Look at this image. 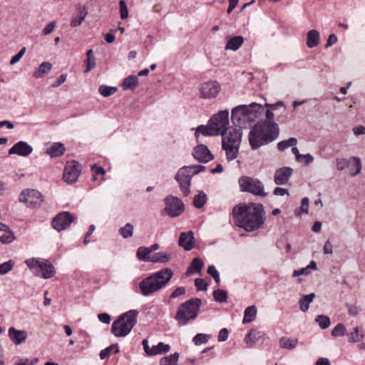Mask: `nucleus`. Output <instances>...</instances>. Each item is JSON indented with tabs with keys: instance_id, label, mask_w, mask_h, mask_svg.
Masks as SVG:
<instances>
[{
	"instance_id": "nucleus-25",
	"label": "nucleus",
	"mask_w": 365,
	"mask_h": 365,
	"mask_svg": "<svg viewBox=\"0 0 365 365\" xmlns=\"http://www.w3.org/2000/svg\"><path fill=\"white\" fill-rule=\"evenodd\" d=\"M274 115L273 112L270 110L267 109L265 111V120L262 123H260V125L268 128L274 127V128H276L277 130L279 133L278 124L274 122Z\"/></svg>"
},
{
	"instance_id": "nucleus-32",
	"label": "nucleus",
	"mask_w": 365,
	"mask_h": 365,
	"mask_svg": "<svg viewBox=\"0 0 365 365\" xmlns=\"http://www.w3.org/2000/svg\"><path fill=\"white\" fill-rule=\"evenodd\" d=\"M243 38L240 36L231 38L227 43L225 49L237 51L243 43Z\"/></svg>"
},
{
	"instance_id": "nucleus-56",
	"label": "nucleus",
	"mask_w": 365,
	"mask_h": 365,
	"mask_svg": "<svg viewBox=\"0 0 365 365\" xmlns=\"http://www.w3.org/2000/svg\"><path fill=\"white\" fill-rule=\"evenodd\" d=\"M309 202V200L307 197H304L302 199L301 206H300V210H301L302 212H303L304 214H308Z\"/></svg>"
},
{
	"instance_id": "nucleus-57",
	"label": "nucleus",
	"mask_w": 365,
	"mask_h": 365,
	"mask_svg": "<svg viewBox=\"0 0 365 365\" xmlns=\"http://www.w3.org/2000/svg\"><path fill=\"white\" fill-rule=\"evenodd\" d=\"M229 336V331L227 328L222 329L218 334L217 340L220 342L225 341Z\"/></svg>"
},
{
	"instance_id": "nucleus-48",
	"label": "nucleus",
	"mask_w": 365,
	"mask_h": 365,
	"mask_svg": "<svg viewBox=\"0 0 365 365\" xmlns=\"http://www.w3.org/2000/svg\"><path fill=\"white\" fill-rule=\"evenodd\" d=\"M315 322L318 323L319 326L322 329H327L331 324L329 317L325 315H318L315 318Z\"/></svg>"
},
{
	"instance_id": "nucleus-62",
	"label": "nucleus",
	"mask_w": 365,
	"mask_h": 365,
	"mask_svg": "<svg viewBox=\"0 0 365 365\" xmlns=\"http://www.w3.org/2000/svg\"><path fill=\"white\" fill-rule=\"evenodd\" d=\"M185 168H187L186 170L188 172L191 178L194 175L199 174V171L197 170V165H185L183 166Z\"/></svg>"
},
{
	"instance_id": "nucleus-13",
	"label": "nucleus",
	"mask_w": 365,
	"mask_h": 365,
	"mask_svg": "<svg viewBox=\"0 0 365 365\" xmlns=\"http://www.w3.org/2000/svg\"><path fill=\"white\" fill-rule=\"evenodd\" d=\"M221 91V86L217 81H209L199 86L200 97L204 99L216 98Z\"/></svg>"
},
{
	"instance_id": "nucleus-22",
	"label": "nucleus",
	"mask_w": 365,
	"mask_h": 365,
	"mask_svg": "<svg viewBox=\"0 0 365 365\" xmlns=\"http://www.w3.org/2000/svg\"><path fill=\"white\" fill-rule=\"evenodd\" d=\"M66 150L65 146L61 143H53L49 148H47L46 153L51 158H56L62 155Z\"/></svg>"
},
{
	"instance_id": "nucleus-52",
	"label": "nucleus",
	"mask_w": 365,
	"mask_h": 365,
	"mask_svg": "<svg viewBox=\"0 0 365 365\" xmlns=\"http://www.w3.org/2000/svg\"><path fill=\"white\" fill-rule=\"evenodd\" d=\"M195 286L198 291H206L208 284L202 278H196L195 279Z\"/></svg>"
},
{
	"instance_id": "nucleus-18",
	"label": "nucleus",
	"mask_w": 365,
	"mask_h": 365,
	"mask_svg": "<svg viewBox=\"0 0 365 365\" xmlns=\"http://www.w3.org/2000/svg\"><path fill=\"white\" fill-rule=\"evenodd\" d=\"M33 152V148L25 141H19L9 150V155L16 154L19 156L26 157Z\"/></svg>"
},
{
	"instance_id": "nucleus-21",
	"label": "nucleus",
	"mask_w": 365,
	"mask_h": 365,
	"mask_svg": "<svg viewBox=\"0 0 365 365\" xmlns=\"http://www.w3.org/2000/svg\"><path fill=\"white\" fill-rule=\"evenodd\" d=\"M9 337L16 345H20L24 343L27 338V332L24 330H18L14 327H11L8 331Z\"/></svg>"
},
{
	"instance_id": "nucleus-39",
	"label": "nucleus",
	"mask_w": 365,
	"mask_h": 365,
	"mask_svg": "<svg viewBox=\"0 0 365 365\" xmlns=\"http://www.w3.org/2000/svg\"><path fill=\"white\" fill-rule=\"evenodd\" d=\"M87 59L86 61V68L85 70V73H88L96 66V57L94 56L93 51L92 49H89L86 52Z\"/></svg>"
},
{
	"instance_id": "nucleus-55",
	"label": "nucleus",
	"mask_w": 365,
	"mask_h": 365,
	"mask_svg": "<svg viewBox=\"0 0 365 365\" xmlns=\"http://www.w3.org/2000/svg\"><path fill=\"white\" fill-rule=\"evenodd\" d=\"M142 345L143 346V349H144L145 352L146 353V354L148 356H154L155 355V351H153V346L151 348L149 346L148 340L147 339H145L143 340Z\"/></svg>"
},
{
	"instance_id": "nucleus-63",
	"label": "nucleus",
	"mask_w": 365,
	"mask_h": 365,
	"mask_svg": "<svg viewBox=\"0 0 365 365\" xmlns=\"http://www.w3.org/2000/svg\"><path fill=\"white\" fill-rule=\"evenodd\" d=\"M347 307L349 314L353 317L356 316L361 310L360 308L356 305H348Z\"/></svg>"
},
{
	"instance_id": "nucleus-61",
	"label": "nucleus",
	"mask_w": 365,
	"mask_h": 365,
	"mask_svg": "<svg viewBox=\"0 0 365 365\" xmlns=\"http://www.w3.org/2000/svg\"><path fill=\"white\" fill-rule=\"evenodd\" d=\"M98 317L100 322L106 324H110L111 320L110 315L107 313H101L98 315Z\"/></svg>"
},
{
	"instance_id": "nucleus-36",
	"label": "nucleus",
	"mask_w": 365,
	"mask_h": 365,
	"mask_svg": "<svg viewBox=\"0 0 365 365\" xmlns=\"http://www.w3.org/2000/svg\"><path fill=\"white\" fill-rule=\"evenodd\" d=\"M297 344L298 340L297 339L282 337L279 339L280 347L283 349H293L297 346Z\"/></svg>"
},
{
	"instance_id": "nucleus-43",
	"label": "nucleus",
	"mask_w": 365,
	"mask_h": 365,
	"mask_svg": "<svg viewBox=\"0 0 365 365\" xmlns=\"http://www.w3.org/2000/svg\"><path fill=\"white\" fill-rule=\"evenodd\" d=\"M262 337V333L256 329H252L248 332L245 338V341L247 344L255 343L259 340Z\"/></svg>"
},
{
	"instance_id": "nucleus-23",
	"label": "nucleus",
	"mask_w": 365,
	"mask_h": 365,
	"mask_svg": "<svg viewBox=\"0 0 365 365\" xmlns=\"http://www.w3.org/2000/svg\"><path fill=\"white\" fill-rule=\"evenodd\" d=\"M139 85V80L137 76L130 75L123 79L122 88L123 90L134 91Z\"/></svg>"
},
{
	"instance_id": "nucleus-3",
	"label": "nucleus",
	"mask_w": 365,
	"mask_h": 365,
	"mask_svg": "<svg viewBox=\"0 0 365 365\" xmlns=\"http://www.w3.org/2000/svg\"><path fill=\"white\" fill-rule=\"evenodd\" d=\"M173 275V270L169 267L163 268L143 279L139 283V289L142 295L148 297L158 292L170 281Z\"/></svg>"
},
{
	"instance_id": "nucleus-2",
	"label": "nucleus",
	"mask_w": 365,
	"mask_h": 365,
	"mask_svg": "<svg viewBox=\"0 0 365 365\" xmlns=\"http://www.w3.org/2000/svg\"><path fill=\"white\" fill-rule=\"evenodd\" d=\"M229 124L228 110H221L213 115L206 125H199L195 128V137L198 141L200 134L204 136H216L227 134Z\"/></svg>"
},
{
	"instance_id": "nucleus-33",
	"label": "nucleus",
	"mask_w": 365,
	"mask_h": 365,
	"mask_svg": "<svg viewBox=\"0 0 365 365\" xmlns=\"http://www.w3.org/2000/svg\"><path fill=\"white\" fill-rule=\"evenodd\" d=\"M136 257L140 261L151 262L150 251L148 250L147 247H138L136 252Z\"/></svg>"
},
{
	"instance_id": "nucleus-37",
	"label": "nucleus",
	"mask_w": 365,
	"mask_h": 365,
	"mask_svg": "<svg viewBox=\"0 0 365 365\" xmlns=\"http://www.w3.org/2000/svg\"><path fill=\"white\" fill-rule=\"evenodd\" d=\"M180 354L175 352L168 356L162 358L160 361V365H178Z\"/></svg>"
},
{
	"instance_id": "nucleus-27",
	"label": "nucleus",
	"mask_w": 365,
	"mask_h": 365,
	"mask_svg": "<svg viewBox=\"0 0 365 365\" xmlns=\"http://www.w3.org/2000/svg\"><path fill=\"white\" fill-rule=\"evenodd\" d=\"M204 266L202 261L197 257L194 258L186 271V274L189 276L192 273H201Z\"/></svg>"
},
{
	"instance_id": "nucleus-53",
	"label": "nucleus",
	"mask_w": 365,
	"mask_h": 365,
	"mask_svg": "<svg viewBox=\"0 0 365 365\" xmlns=\"http://www.w3.org/2000/svg\"><path fill=\"white\" fill-rule=\"evenodd\" d=\"M120 6V18L122 19H125L128 16V11L126 3L124 0H120L119 2Z\"/></svg>"
},
{
	"instance_id": "nucleus-45",
	"label": "nucleus",
	"mask_w": 365,
	"mask_h": 365,
	"mask_svg": "<svg viewBox=\"0 0 365 365\" xmlns=\"http://www.w3.org/2000/svg\"><path fill=\"white\" fill-rule=\"evenodd\" d=\"M16 240L14 232L9 228V230L4 232V233L0 237V242L4 245H9L13 242Z\"/></svg>"
},
{
	"instance_id": "nucleus-15",
	"label": "nucleus",
	"mask_w": 365,
	"mask_h": 365,
	"mask_svg": "<svg viewBox=\"0 0 365 365\" xmlns=\"http://www.w3.org/2000/svg\"><path fill=\"white\" fill-rule=\"evenodd\" d=\"M75 217L68 212H62L58 214L51 221L52 227L61 232L67 229L73 222Z\"/></svg>"
},
{
	"instance_id": "nucleus-41",
	"label": "nucleus",
	"mask_w": 365,
	"mask_h": 365,
	"mask_svg": "<svg viewBox=\"0 0 365 365\" xmlns=\"http://www.w3.org/2000/svg\"><path fill=\"white\" fill-rule=\"evenodd\" d=\"M134 227L130 223H126L123 227L118 230L119 234L124 238L128 239L133 235Z\"/></svg>"
},
{
	"instance_id": "nucleus-20",
	"label": "nucleus",
	"mask_w": 365,
	"mask_h": 365,
	"mask_svg": "<svg viewBox=\"0 0 365 365\" xmlns=\"http://www.w3.org/2000/svg\"><path fill=\"white\" fill-rule=\"evenodd\" d=\"M194 233L192 231L182 232L180 233L178 245L185 250L190 251L194 247Z\"/></svg>"
},
{
	"instance_id": "nucleus-64",
	"label": "nucleus",
	"mask_w": 365,
	"mask_h": 365,
	"mask_svg": "<svg viewBox=\"0 0 365 365\" xmlns=\"http://www.w3.org/2000/svg\"><path fill=\"white\" fill-rule=\"evenodd\" d=\"M66 74H61L58 79L52 84L53 88H57L63 84L66 80Z\"/></svg>"
},
{
	"instance_id": "nucleus-26",
	"label": "nucleus",
	"mask_w": 365,
	"mask_h": 365,
	"mask_svg": "<svg viewBox=\"0 0 365 365\" xmlns=\"http://www.w3.org/2000/svg\"><path fill=\"white\" fill-rule=\"evenodd\" d=\"M319 43V33L315 30L312 29L307 32V46L312 48L317 46Z\"/></svg>"
},
{
	"instance_id": "nucleus-59",
	"label": "nucleus",
	"mask_w": 365,
	"mask_h": 365,
	"mask_svg": "<svg viewBox=\"0 0 365 365\" xmlns=\"http://www.w3.org/2000/svg\"><path fill=\"white\" fill-rule=\"evenodd\" d=\"M38 361V358H34L33 359H26L21 360L20 362L16 363L15 365H35Z\"/></svg>"
},
{
	"instance_id": "nucleus-29",
	"label": "nucleus",
	"mask_w": 365,
	"mask_h": 365,
	"mask_svg": "<svg viewBox=\"0 0 365 365\" xmlns=\"http://www.w3.org/2000/svg\"><path fill=\"white\" fill-rule=\"evenodd\" d=\"M314 297L315 294L314 292L303 295L299 301L300 309L304 312H307L309 307V304L312 302Z\"/></svg>"
},
{
	"instance_id": "nucleus-6",
	"label": "nucleus",
	"mask_w": 365,
	"mask_h": 365,
	"mask_svg": "<svg viewBox=\"0 0 365 365\" xmlns=\"http://www.w3.org/2000/svg\"><path fill=\"white\" fill-rule=\"evenodd\" d=\"M242 136V131L237 128H230L227 134L222 135V148L225 151L226 158L228 161H232L237 158Z\"/></svg>"
},
{
	"instance_id": "nucleus-58",
	"label": "nucleus",
	"mask_w": 365,
	"mask_h": 365,
	"mask_svg": "<svg viewBox=\"0 0 365 365\" xmlns=\"http://www.w3.org/2000/svg\"><path fill=\"white\" fill-rule=\"evenodd\" d=\"M185 288L184 287H177L170 294V298L174 299L185 294Z\"/></svg>"
},
{
	"instance_id": "nucleus-40",
	"label": "nucleus",
	"mask_w": 365,
	"mask_h": 365,
	"mask_svg": "<svg viewBox=\"0 0 365 365\" xmlns=\"http://www.w3.org/2000/svg\"><path fill=\"white\" fill-rule=\"evenodd\" d=\"M346 336L349 337V341L351 343L359 342L364 338V331H360L359 328L356 327L354 331L349 334L347 333Z\"/></svg>"
},
{
	"instance_id": "nucleus-47",
	"label": "nucleus",
	"mask_w": 365,
	"mask_h": 365,
	"mask_svg": "<svg viewBox=\"0 0 365 365\" xmlns=\"http://www.w3.org/2000/svg\"><path fill=\"white\" fill-rule=\"evenodd\" d=\"M117 91L116 87L108 86L106 85H101L98 88V92L103 97H108L114 94Z\"/></svg>"
},
{
	"instance_id": "nucleus-30",
	"label": "nucleus",
	"mask_w": 365,
	"mask_h": 365,
	"mask_svg": "<svg viewBox=\"0 0 365 365\" xmlns=\"http://www.w3.org/2000/svg\"><path fill=\"white\" fill-rule=\"evenodd\" d=\"M245 115L243 114V111H241V110H239L237 113V115H236V118H234L233 115V109L231 112V120L233 123V124L235 125V128H240L242 130L243 127L246 126V121L245 119Z\"/></svg>"
},
{
	"instance_id": "nucleus-35",
	"label": "nucleus",
	"mask_w": 365,
	"mask_h": 365,
	"mask_svg": "<svg viewBox=\"0 0 365 365\" xmlns=\"http://www.w3.org/2000/svg\"><path fill=\"white\" fill-rule=\"evenodd\" d=\"M170 258V255L164 252H160L157 253H154L153 255H151V262L153 263H165L169 261Z\"/></svg>"
},
{
	"instance_id": "nucleus-46",
	"label": "nucleus",
	"mask_w": 365,
	"mask_h": 365,
	"mask_svg": "<svg viewBox=\"0 0 365 365\" xmlns=\"http://www.w3.org/2000/svg\"><path fill=\"white\" fill-rule=\"evenodd\" d=\"M346 334V328L341 323L337 324L331 331V335L334 337L344 336Z\"/></svg>"
},
{
	"instance_id": "nucleus-28",
	"label": "nucleus",
	"mask_w": 365,
	"mask_h": 365,
	"mask_svg": "<svg viewBox=\"0 0 365 365\" xmlns=\"http://www.w3.org/2000/svg\"><path fill=\"white\" fill-rule=\"evenodd\" d=\"M257 307L255 305L247 307L244 312L242 323L246 324L254 321L256 318Z\"/></svg>"
},
{
	"instance_id": "nucleus-54",
	"label": "nucleus",
	"mask_w": 365,
	"mask_h": 365,
	"mask_svg": "<svg viewBox=\"0 0 365 365\" xmlns=\"http://www.w3.org/2000/svg\"><path fill=\"white\" fill-rule=\"evenodd\" d=\"M26 47H23L18 52V53H16V55L12 56V58H11V59L10 61V64L11 65H14V64L16 63L17 62H19L21 60V58H22V56L24 55V53H26Z\"/></svg>"
},
{
	"instance_id": "nucleus-31",
	"label": "nucleus",
	"mask_w": 365,
	"mask_h": 365,
	"mask_svg": "<svg viewBox=\"0 0 365 365\" xmlns=\"http://www.w3.org/2000/svg\"><path fill=\"white\" fill-rule=\"evenodd\" d=\"M52 68V64L49 62H43L38 68L34 72V77L36 78H41L45 74L48 73Z\"/></svg>"
},
{
	"instance_id": "nucleus-1",
	"label": "nucleus",
	"mask_w": 365,
	"mask_h": 365,
	"mask_svg": "<svg viewBox=\"0 0 365 365\" xmlns=\"http://www.w3.org/2000/svg\"><path fill=\"white\" fill-rule=\"evenodd\" d=\"M232 215L236 225L247 232L259 230L266 220L264 206L261 203L235 205Z\"/></svg>"
},
{
	"instance_id": "nucleus-5",
	"label": "nucleus",
	"mask_w": 365,
	"mask_h": 365,
	"mask_svg": "<svg viewBox=\"0 0 365 365\" xmlns=\"http://www.w3.org/2000/svg\"><path fill=\"white\" fill-rule=\"evenodd\" d=\"M202 299L200 298H191L182 303L178 308L174 319L178 322V326L181 327L187 325L190 321L195 319L199 314Z\"/></svg>"
},
{
	"instance_id": "nucleus-34",
	"label": "nucleus",
	"mask_w": 365,
	"mask_h": 365,
	"mask_svg": "<svg viewBox=\"0 0 365 365\" xmlns=\"http://www.w3.org/2000/svg\"><path fill=\"white\" fill-rule=\"evenodd\" d=\"M207 200V195L204 191H200L193 198V205L197 208H202Z\"/></svg>"
},
{
	"instance_id": "nucleus-50",
	"label": "nucleus",
	"mask_w": 365,
	"mask_h": 365,
	"mask_svg": "<svg viewBox=\"0 0 365 365\" xmlns=\"http://www.w3.org/2000/svg\"><path fill=\"white\" fill-rule=\"evenodd\" d=\"M153 351H155V355H158L168 352L170 349V346L163 342H159L158 345L153 346Z\"/></svg>"
},
{
	"instance_id": "nucleus-7",
	"label": "nucleus",
	"mask_w": 365,
	"mask_h": 365,
	"mask_svg": "<svg viewBox=\"0 0 365 365\" xmlns=\"http://www.w3.org/2000/svg\"><path fill=\"white\" fill-rule=\"evenodd\" d=\"M138 312L130 309L115 320L111 326V333L116 337H124L130 334L137 323Z\"/></svg>"
},
{
	"instance_id": "nucleus-60",
	"label": "nucleus",
	"mask_w": 365,
	"mask_h": 365,
	"mask_svg": "<svg viewBox=\"0 0 365 365\" xmlns=\"http://www.w3.org/2000/svg\"><path fill=\"white\" fill-rule=\"evenodd\" d=\"M55 26H56L55 21H52V22L48 24L42 31L43 34L45 36L50 34L53 31Z\"/></svg>"
},
{
	"instance_id": "nucleus-19",
	"label": "nucleus",
	"mask_w": 365,
	"mask_h": 365,
	"mask_svg": "<svg viewBox=\"0 0 365 365\" xmlns=\"http://www.w3.org/2000/svg\"><path fill=\"white\" fill-rule=\"evenodd\" d=\"M293 173V169L289 167H282L274 173V183L282 185L287 183Z\"/></svg>"
},
{
	"instance_id": "nucleus-4",
	"label": "nucleus",
	"mask_w": 365,
	"mask_h": 365,
	"mask_svg": "<svg viewBox=\"0 0 365 365\" xmlns=\"http://www.w3.org/2000/svg\"><path fill=\"white\" fill-rule=\"evenodd\" d=\"M279 133L274 127L265 128L260 123L255 124L248 135L249 143L252 150L267 145L279 137Z\"/></svg>"
},
{
	"instance_id": "nucleus-38",
	"label": "nucleus",
	"mask_w": 365,
	"mask_h": 365,
	"mask_svg": "<svg viewBox=\"0 0 365 365\" xmlns=\"http://www.w3.org/2000/svg\"><path fill=\"white\" fill-rule=\"evenodd\" d=\"M119 348L118 344H113L101 351L99 356L101 359L108 358L112 353H118Z\"/></svg>"
},
{
	"instance_id": "nucleus-10",
	"label": "nucleus",
	"mask_w": 365,
	"mask_h": 365,
	"mask_svg": "<svg viewBox=\"0 0 365 365\" xmlns=\"http://www.w3.org/2000/svg\"><path fill=\"white\" fill-rule=\"evenodd\" d=\"M240 110L243 111L247 123V122L255 121V120L259 117L261 112L264 110V108L261 104H258L257 103H252L249 106L240 105L233 108L234 118H236Z\"/></svg>"
},
{
	"instance_id": "nucleus-42",
	"label": "nucleus",
	"mask_w": 365,
	"mask_h": 365,
	"mask_svg": "<svg viewBox=\"0 0 365 365\" xmlns=\"http://www.w3.org/2000/svg\"><path fill=\"white\" fill-rule=\"evenodd\" d=\"M297 144V139L296 138H289L288 140L280 141L277 143V148L279 151H284L287 148L295 146Z\"/></svg>"
},
{
	"instance_id": "nucleus-12",
	"label": "nucleus",
	"mask_w": 365,
	"mask_h": 365,
	"mask_svg": "<svg viewBox=\"0 0 365 365\" xmlns=\"http://www.w3.org/2000/svg\"><path fill=\"white\" fill-rule=\"evenodd\" d=\"M165 213L170 217L180 216L185 210L183 202L178 197L168 195L164 199Z\"/></svg>"
},
{
	"instance_id": "nucleus-8",
	"label": "nucleus",
	"mask_w": 365,
	"mask_h": 365,
	"mask_svg": "<svg viewBox=\"0 0 365 365\" xmlns=\"http://www.w3.org/2000/svg\"><path fill=\"white\" fill-rule=\"evenodd\" d=\"M25 263L36 277L50 279L56 274L54 266L47 259L32 257L27 259Z\"/></svg>"
},
{
	"instance_id": "nucleus-16",
	"label": "nucleus",
	"mask_w": 365,
	"mask_h": 365,
	"mask_svg": "<svg viewBox=\"0 0 365 365\" xmlns=\"http://www.w3.org/2000/svg\"><path fill=\"white\" fill-rule=\"evenodd\" d=\"M80 174V164L75 160H72L65 166L63 178L67 183L73 184L77 181Z\"/></svg>"
},
{
	"instance_id": "nucleus-51",
	"label": "nucleus",
	"mask_w": 365,
	"mask_h": 365,
	"mask_svg": "<svg viewBox=\"0 0 365 365\" xmlns=\"http://www.w3.org/2000/svg\"><path fill=\"white\" fill-rule=\"evenodd\" d=\"M14 265V262L11 259L0 264V275H4L10 272Z\"/></svg>"
},
{
	"instance_id": "nucleus-11",
	"label": "nucleus",
	"mask_w": 365,
	"mask_h": 365,
	"mask_svg": "<svg viewBox=\"0 0 365 365\" xmlns=\"http://www.w3.org/2000/svg\"><path fill=\"white\" fill-rule=\"evenodd\" d=\"M19 200L26 204L27 207L32 209L38 208L43 201L42 194L34 189H26L21 191Z\"/></svg>"
},
{
	"instance_id": "nucleus-49",
	"label": "nucleus",
	"mask_w": 365,
	"mask_h": 365,
	"mask_svg": "<svg viewBox=\"0 0 365 365\" xmlns=\"http://www.w3.org/2000/svg\"><path fill=\"white\" fill-rule=\"evenodd\" d=\"M210 338V335L206 334L199 333L197 334L192 339V341L196 346H200L202 344H205L208 341Z\"/></svg>"
},
{
	"instance_id": "nucleus-14",
	"label": "nucleus",
	"mask_w": 365,
	"mask_h": 365,
	"mask_svg": "<svg viewBox=\"0 0 365 365\" xmlns=\"http://www.w3.org/2000/svg\"><path fill=\"white\" fill-rule=\"evenodd\" d=\"M183 166L177 172L175 180L179 185L180 190L183 196L187 197L190 194V185L192 178Z\"/></svg>"
},
{
	"instance_id": "nucleus-17",
	"label": "nucleus",
	"mask_w": 365,
	"mask_h": 365,
	"mask_svg": "<svg viewBox=\"0 0 365 365\" xmlns=\"http://www.w3.org/2000/svg\"><path fill=\"white\" fill-rule=\"evenodd\" d=\"M193 158L200 163H207L214 158V155L204 144H198L192 152Z\"/></svg>"
},
{
	"instance_id": "nucleus-9",
	"label": "nucleus",
	"mask_w": 365,
	"mask_h": 365,
	"mask_svg": "<svg viewBox=\"0 0 365 365\" xmlns=\"http://www.w3.org/2000/svg\"><path fill=\"white\" fill-rule=\"evenodd\" d=\"M239 185L242 192L252 193L255 195L264 197L267 195L264 190L263 183L257 178L242 176L239 179Z\"/></svg>"
},
{
	"instance_id": "nucleus-44",
	"label": "nucleus",
	"mask_w": 365,
	"mask_h": 365,
	"mask_svg": "<svg viewBox=\"0 0 365 365\" xmlns=\"http://www.w3.org/2000/svg\"><path fill=\"white\" fill-rule=\"evenodd\" d=\"M214 299L219 303H226L227 302V293L226 291L217 289L213 291L212 293Z\"/></svg>"
},
{
	"instance_id": "nucleus-24",
	"label": "nucleus",
	"mask_w": 365,
	"mask_h": 365,
	"mask_svg": "<svg viewBox=\"0 0 365 365\" xmlns=\"http://www.w3.org/2000/svg\"><path fill=\"white\" fill-rule=\"evenodd\" d=\"M348 167L350 168L351 175L354 177L357 175L361 170V160L358 157H351L348 160Z\"/></svg>"
}]
</instances>
